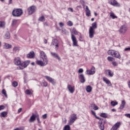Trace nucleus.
<instances>
[{
    "instance_id": "nucleus-63",
    "label": "nucleus",
    "mask_w": 130,
    "mask_h": 130,
    "mask_svg": "<svg viewBox=\"0 0 130 130\" xmlns=\"http://www.w3.org/2000/svg\"><path fill=\"white\" fill-rule=\"evenodd\" d=\"M9 5L12 4V0H9Z\"/></svg>"
},
{
    "instance_id": "nucleus-30",
    "label": "nucleus",
    "mask_w": 130,
    "mask_h": 130,
    "mask_svg": "<svg viewBox=\"0 0 130 130\" xmlns=\"http://www.w3.org/2000/svg\"><path fill=\"white\" fill-rule=\"evenodd\" d=\"M4 38H5V39H10V38H11V35L10 34V32H9V31L6 32Z\"/></svg>"
},
{
    "instance_id": "nucleus-59",
    "label": "nucleus",
    "mask_w": 130,
    "mask_h": 130,
    "mask_svg": "<svg viewBox=\"0 0 130 130\" xmlns=\"http://www.w3.org/2000/svg\"><path fill=\"white\" fill-rule=\"evenodd\" d=\"M128 86L130 88V80H129L128 82Z\"/></svg>"
},
{
    "instance_id": "nucleus-52",
    "label": "nucleus",
    "mask_w": 130,
    "mask_h": 130,
    "mask_svg": "<svg viewBox=\"0 0 130 130\" xmlns=\"http://www.w3.org/2000/svg\"><path fill=\"white\" fill-rule=\"evenodd\" d=\"M4 109H5V106L1 105L0 106V111L1 110H4Z\"/></svg>"
},
{
    "instance_id": "nucleus-32",
    "label": "nucleus",
    "mask_w": 130,
    "mask_h": 130,
    "mask_svg": "<svg viewBox=\"0 0 130 130\" xmlns=\"http://www.w3.org/2000/svg\"><path fill=\"white\" fill-rule=\"evenodd\" d=\"M110 16L111 17V18H112V19H117V16H115L114 13L112 12H110Z\"/></svg>"
},
{
    "instance_id": "nucleus-50",
    "label": "nucleus",
    "mask_w": 130,
    "mask_h": 130,
    "mask_svg": "<svg viewBox=\"0 0 130 130\" xmlns=\"http://www.w3.org/2000/svg\"><path fill=\"white\" fill-rule=\"evenodd\" d=\"M42 118H43V119H46V118H47V114H45L42 116Z\"/></svg>"
},
{
    "instance_id": "nucleus-15",
    "label": "nucleus",
    "mask_w": 130,
    "mask_h": 130,
    "mask_svg": "<svg viewBox=\"0 0 130 130\" xmlns=\"http://www.w3.org/2000/svg\"><path fill=\"white\" fill-rule=\"evenodd\" d=\"M45 79H46L47 80H48L50 83L52 84V85H55V81H54V79H53L52 78L46 76H45Z\"/></svg>"
},
{
    "instance_id": "nucleus-27",
    "label": "nucleus",
    "mask_w": 130,
    "mask_h": 130,
    "mask_svg": "<svg viewBox=\"0 0 130 130\" xmlns=\"http://www.w3.org/2000/svg\"><path fill=\"white\" fill-rule=\"evenodd\" d=\"M125 104H126L125 101L123 100L121 102V104L120 106L119 109H123V108H124V106H125Z\"/></svg>"
},
{
    "instance_id": "nucleus-10",
    "label": "nucleus",
    "mask_w": 130,
    "mask_h": 130,
    "mask_svg": "<svg viewBox=\"0 0 130 130\" xmlns=\"http://www.w3.org/2000/svg\"><path fill=\"white\" fill-rule=\"evenodd\" d=\"M71 39L73 41V46H78V41H77V38L74 35V34H71Z\"/></svg>"
},
{
    "instance_id": "nucleus-38",
    "label": "nucleus",
    "mask_w": 130,
    "mask_h": 130,
    "mask_svg": "<svg viewBox=\"0 0 130 130\" xmlns=\"http://www.w3.org/2000/svg\"><path fill=\"white\" fill-rule=\"evenodd\" d=\"M6 25V23L4 21H0V27L2 28H4Z\"/></svg>"
},
{
    "instance_id": "nucleus-33",
    "label": "nucleus",
    "mask_w": 130,
    "mask_h": 130,
    "mask_svg": "<svg viewBox=\"0 0 130 130\" xmlns=\"http://www.w3.org/2000/svg\"><path fill=\"white\" fill-rule=\"evenodd\" d=\"M117 104H118V102H117L113 101L111 102V105L112 106H113V107H114V106H115L116 105H117Z\"/></svg>"
},
{
    "instance_id": "nucleus-42",
    "label": "nucleus",
    "mask_w": 130,
    "mask_h": 130,
    "mask_svg": "<svg viewBox=\"0 0 130 130\" xmlns=\"http://www.w3.org/2000/svg\"><path fill=\"white\" fill-rule=\"evenodd\" d=\"M101 116L104 117V118H106V117H107V114L105 113H102L101 114Z\"/></svg>"
},
{
    "instance_id": "nucleus-58",
    "label": "nucleus",
    "mask_w": 130,
    "mask_h": 130,
    "mask_svg": "<svg viewBox=\"0 0 130 130\" xmlns=\"http://www.w3.org/2000/svg\"><path fill=\"white\" fill-rule=\"evenodd\" d=\"M44 43L45 44H46V43H47V40L46 39H45V40H44Z\"/></svg>"
},
{
    "instance_id": "nucleus-22",
    "label": "nucleus",
    "mask_w": 130,
    "mask_h": 130,
    "mask_svg": "<svg viewBox=\"0 0 130 130\" xmlns=\"http://www.w3.org/2000/svg\"><path fill=\"white\" fill-rule=\"evenodd\" d=\"M85 7V6H84ZM85 11L86 12V15L87 16V17H89V16H91V11L89 9V7H88V6H85Z\"/></svg>"
},
{
    "instance_id": "nucleus-12",
    "label": "nucleus",
    "mask_w": 130,
    "mask_h": 130,
    "mask_svg": "<svg viewBox=\"0 0 130 130\" xmlns=\"http://www.w3.org/2000/svg\"><path fill=\"white\" fill-rule=\"evenodd\" d=\"M40 57L43 59V60L48 61V60L47 59V56H46L45 53L43 51H41L40 52Z\"/></svg>"
},
{
    "instance_id": "nucleus-13",
    "label": "nucleus",
    "mask_w": 130,
    "mask_h": 130,
    "mask_svg": "<svg viewBox=\"0 0 130 130\" xmlns=\"http://www.w3.org/2000/svg\"><path fill=\"white\" fill-rule=\"evenodd\" d=\"M127 30V27H126V26L125 25H122L119 29L120 33H121L122 34H124Z\"/></svg>"
},
{
    "instance_id": "nucleus-7",
    "label": "nucleus",
    "mask_w": 130,
    "mask_h": 130,
    "mask_svg": "<svg viewBox=\"0 0 130 130\" xmlns=\"http://www.w3.org/2000/svg\"><path fill=\"white\" fill-rule=\"evenodd\" d=\"M36 11V7H35V6H30L27 9V13L28 15H32V14L35 13Z\"/></svg>"
},
{
    "instance_id": "nucleus-45",
    "label": "nucleus",
    "mask_w": 130,
    "mask_h": 130,
    "mask_svg": "<svg viewBox=\"0 0 130 130\" xmlns=\"http://www.w3.org/2000/svg\"><path fill=\"white\" fill-rule=\"evenodd\" d=\"M42 85L44 87H47V82L44 80L42 82Z\"/></svg>"
},
{
    "instance_id": "nucleus-37",
    "label": "nucleus",
    "mask_w": 130,
    "mask_h": 130,
    "mask_svg": "<svg viewBox=\"0 0 130 130\" xmlns=\"http://www.w3.org/2000/svg\"><path fill=\"white\" fill-rule=\"evenodd\" d=\"M12 85L13 87H14V88H16V87L18 86V82H17V81H13L12 83Z\"/></svg>"
},
{
    "instance_id": "nucleus-6",
    "label": "nucleus",
    "mask_w": 130,
    "mask_h": 130,
    "mask_svg": "<svg viewBox=\"0 0 130 130\" xmlns=\"http://www.w3.org/2000/svg\"><path fill=\"white\" fill-rule=\"evenodd\" d=\"M58 44H59V42H58V40L54 39H53L52 42L51 43V45H52V46H55V49L56 50H57L59 47Z\"/></svg>"
},
{
    "instance_id": "nucleus-31",
    "label": "nucleus",
    "mask_w": 130,
    "mask_h": 130,
    "mask_svg": "<svg viewBox=\"0 0 130 130\" xmlns=\"http://www.w3.org/2000/svg\"><path fill=\"white\" fill-rule=\"evenodd\" d=\"M8 115V112L4 111L1 113V117H6Z\"/></svg>"
},
{
    "instance_id": "nucleus-9",
    "label": "nucleus",
    "mask_w": 130,
    "mask_h": 130,
    "mask_svg": "<svg viewBox=\"0 0 130 130\" xmlns=\"http://www.w3.org/2000/svg\"><path fill=\"white\" fill-rule=\"evenodd\" d=\"M109 4L111 6H114V7H117L118 8L120 7V4L116 0H109Z\"/></svg>"
},
{
    "instance_id": "nucleus-19",
    "label": "nucleus",
    "mask_w": 130,
    "mask_h": 130,
    "mask_svg": "<svg viewBox=\"0 0 130 130\" xmlns=\"http://www.w3.org/2000/svg\"><path fill=\"white\" fill-rule=\"evenodd\" d=\"M78 78L80 80V83L84 84V83L86 82V79H85V76L83 75V74L79 75Z\"/></svg>"
},
{
    "instance_id": "nucleus-48",
    "label": "nucleus",
    "mask_w": 130,
    "mask_h": 130,
    "mask_svg": "<svg viewBox=\"0 0 130 130\" xmlns=\"http://www.w3.org/2000/svg\"><path fill=\"white\" fill-rule=\"evenodd\" d=\"M36 118H37V119L38 120V123H41V121H40V119L39 118V115H38V114L37 115Z\"/></svg>"
},
{
    "instance_id": "nucleus-1",
    "label": "nucleus",
    "mask_w": 130,
    "mask_h": 130,
    "mask_svg": "<svg viewBox=\"0 0 130 130\" xmlns=\"http://www.w3.org/2000/svg\"><path fill=\"white\" fill-rule=\"evenodd\" d=\"M95 29H97V23L93 22L92 24V26L89 27V38L92 39L94 37V34H95Z\"/></svg>"
},
{
    "instance_id": "nucleus-24",
    "label": "nucleus",
    "mask_w": 130,
    "mask_h": 130,
    "mask_svg": "<svg viewBox=\"0 0 130 130\" xmlns=\"http://www.w3.org/2000/svg\"><path fill=\"white\" fill-rule=\"evenodd\" d=\"M4 48L5 49H10V48H12V45H10V44H8L7 43H4Z\"/></svg>"
},
{
    "instance_id": "nucleus-49",
    "label": "nucleus",
    "mask_w": 130,
    "mask_h": 130,
    "mask_svg": "<svg viewBox=\"0 0 130 130\" xmlns=\"http://www.w3.org/2000/svg\"><path fill=\"white\" fill-rule=\"evenodd\" d=\"M112 64H113V66H114V67H117V66L118 65L117 62H116V61L113 62Z\"/></svg>"
},
{
    "instance_id": "nucleus-36",
    "label": "nucleus",
    "mask_w": 130,
    "mask_h": 130,
    "mask_svg": "<svg viewBox=\"0 0 130 130\" xmlns=\"http://www.w3.org/2000/svg\"><path fill=\"white\" fill-rule=\"evenodd\" d=\"M92 107H93V109L94 110H98L99 108H98V106H96V105L92 104L91 105Z\"/></svg>"
},
{
    "instance_id": "nucleus-35",
    "label": "nucleus",
    "mask_w": 130,
    "mask_h": 130,
    "mask_svg": "<svg viewBox=\"0 0 130 130\" xmlns=\"http://www.w3.org/2000/svg\"><path fill=\"white\" fill-rule=\"evenodd\" d=\"M63 130H71V126H70V125H66Z\"/></svg>"
},
{
    "instance_id": "nucleus-34",
    "label": "nucleus",
    "mask_w": 130,
    "mask_h": 130,
    "mask_svg": "<svg viewBox=\"0 0 130 130\" xmlns=\"http://www.w3.org/2000/svg\"><path fill=\"white\" fill-rule=\"evenodd\" d=\"M2 94H3V95H4V96H5V97H6V98H8V94H7V91H6V89H3L2 91Z\"/></svg>"
},
{
    "instance_id": "nucleus-61",
    "label": "nucleus",
    "mask_w": 130,
    "mask_h": 130,
    "mask_svg": "<svg viewBox=\"0 0 130 130\" xmlns=\"http://www.w3.org/2000/svg\"><path fill=\"white\" fill-rule=\"evenodd\" d=\"M112 111H113V112L116 111V110H115V109H112Z\"/></svg>"
},
{
    "instance_id": "nucleus-40",
    "label": "nucleus",
    "mask_w": 130,
    "mask_h": 130,
    "mask_svg": "<svg viewBox=\"0 0 130 130\" xmlns=\"http://www.w3.org/2000/svg\"><path fill=\"white\" fill-rule=\"evenodd\" d=\"M107 59L109 61H113V60H114V58L111 56H108L107 57Z\"/></svg>"
},
{
    "instance_id": "nucleus-43",
    "label": "nucleus",
    "mask_w": 130,
    "mask_h": 130,
    "mask_svg": "<svg viewBox=\"0 0 130 130\" xmlns=\"http://www.w3.org/2000/svg\"><path fill=\"white\" fill-rule=\"evenodd\" d=\"M72 33H73V34H75V35H78V31H77V30H76V28H73L72 29Z\"/></svg>"
},
{
    "instance_id": "nucleus-44",
    "label": "nucleus",
    "mask_w": 130,
    "mask_h": 130,
    "mask_svg": "<svg viewBox=\"0 0 130 130\" xmlns=\"http://www.w3.org/2000/svg\"><path fill=\"white\" fill-rule=\"evenodd\" d=\"M91 112L92 114L93 115H94V116H95V117H96L98 119H100V118H99V117H96V113H95V112H94V111L92 110V111H91Z\"/></svg>"
},
{
    "instance_id": "nucleus-18",
    "label": "nucleus",
    "mask_w": 130,
    "mask_h": 130,
    "mask_svg": "<svg viewBox=\"0 0 130 130\" xmlns=\"http://www.w3.org/2000/svg\"><path fill=\"white\" fill-rule=\"evenodd\" d=\"M50 54L54 58H56V59H58L59 60H61V59L60 58V57H59V56L58 55V54L53 52H51Z\"/></svg>"
},
{
    "instance_id": "nucleus-26",
    "label": "nucleus",
    "mask_w": 130,
    "mask_h": 130,
    "mask_svg": "<svg viewBox=\"0 0 130 130\" xmlns=\"http://www.w3.org/2000/svg\"><path fill=\"white\" fill-rule=\"evenodd\" d=\"M99 125L101 130H104V124L102 122V121L99 122Z\"/></svg>"
},
{
    "instance_id": "nucleus-5",
    "label": "nucleus",
    "mask_w": 130,
    "mask_h": 130,
    "mask_svg": "<svg viewBox=\"0 0 130 130\" xmlns=\"http://www.w3.org/2000/svg\"><path fill=\"white\" fill-rule=\"evenodd\" d=\"M29 63H30V61L26 60L24 61L23 62L21 63L20 64V66L19 67H18V70H24L25 68H27L28 66L29 65Z\"/></svg>"
},
{
    "instance_id": "nucleus-17",
    "label": "nucleus",
    "mask_w": 130,
    "mask_h": 130,
    "mask_svg": "<svg viewBox=\"0 0 130 130\" xmlns=\"http://www.w3.org/2000/svg\"><path fill=\"white\" fill-rule=\"evenodd\" d=\"M14 63L16 66H21L22 61H21V58L20 57H16L14 59Z\"/></svg>"
},
{
    "instance_id": "nucleus-21",
    "label": "nucleus",
    "mask_w": 130,
    "mask_h": 130,
    "mask_svg": "<svg viewBox=\"0 0 130 130\" xmlns=\"http://www.w3.org/2000/svg\"><path fill=\"white\" fill-rule=\"evenodd\" d=\"M103 80L104 82H105L106 84L109 86V87H111V86H112L111 82L106 77H103Z\"/></svg>"
},
{
    "instance_id": "nucleus-64",
    "label": "nucleus",
    "mask_w": 130,
    "mask_h": 130,
    "mask_svg": "<svg viewBox=\"0 0 130 130\" xmlns=\"http://www.w3.org/2000/svg\"><path fill=\"white\" fill-rule=\"evenodd\" d=\"M94 16H97V13L94 12Z\"/></svg>"
},
{
    "instance_id": "nucleus-41",
    "label": "nucleus",
    "mask_w": 130,
    "mask_h": 130,
    "mask_svg": "<svg viewBox=\"0 0 130 130\" xmlns=\"http://www.w3.org/2000/svg\"><path fill=\"white\" fill-rule=\"evenodd\" d=\"M17 20L14 19L12 22V26H15L17 24Z\"/></svg>"
},
{
    "instance_id": "nucleus-47",
    "label": "nucleus",
    "mask_w": 130,
    "mask_h": 130,
    "mask_svg": "<svg viewBox=\"0 0 130 130\" xmlns=\"http://www.w3.org/2000/svg\"><path fill=\"white\" fill-rule=\"evenodd\" d=\"M25 93L27 95H31V91L29 89H26L25 91Z\"/></svg>"
},
{
    "instance_id": "nucleus-2",
    "label": "nucleus",
    "mask_w": 130,
    "mask_h": 130,
    "mask_svg": "<svg viewBox=\"0 0 130 130\" xmlns=\"http://www.w3.org/2000/svg\"><path fill=\"white\" fill-rule=\"evenodd\" d=\"M108 54L114 56V57H116V58H118L119 59L121 58V56H120L119 53L114 50H109L108 51Z\"/></svg>"
},
{
    "instance_id": "nucleus-54",
    "label": "nucleus",
    "mask_w": 130,
    "mask_h": 130,
    "mask_svg": "<svg viewBox=\"0 0 130 130\" xmlns=\"http://www.w3.org/2000/svg\"><path fill=\"white\" fill-rule=\"evenodd\" d=\"M124 51H130V48H129V47H128V48H125L124 49Z\"/></svg>"
},
{
    "instance_id": "nucleus-28",
    "label": "nucleus",
    "mask_w": 130,
    "mask_h": 130,
    "mask_svg": "<svg viewBox=\"0 0 130 130\" xmlns=\"http://www.w3.org/2000/svg\"><path fill=\"white\" fill-rule=\"evenodd\" d=\"M13 51L14 53H16V52H19L20 51V47L15 46L13 49Z\"/></svg>"
},
{
    "instance_id": "nucleus-60",
    "label": "nucleus",
    "mask_w": 130,
    "mask_h": 130,
    "mask_svg": "<svg viewBox=\"0 0 130 130\" xmlns=\"http://www.w3.org/2000/svg\"><path fill=\"white\" fill-rule=\"evenodd\" d=\"M31 66H35V62H32L31 63Z\"/></svg>"
},
{
    "instance_id": "nucleus-20",
    "label": "nucleus",
    "mask_w": 130,
    "mask_h": 130,
    "mask_svg": "<svg viewBox=\"0 0 130 130\" xmlns=\"http://www.w3.org/2000/svg\"><path fill=\"white\" fill-rule=\"evenodd\" d=\"M37 116V114H32L31 116L29 118V122H34V121L36 120Z\"/></svg>"
},
{
    "instance_id": "nucleus-57",
    "label": "nucleus",
    "mask_w": 130,
    "mask_h": 130,
    "mask_svg": "<svg viewBox=\"0 0 130 130\" xmlns=\"http://www.w3.org/2000/svg\"><path fill=\"white\" fill-rule=\"evenodd\" d=\"M22 111V108H19L18 110V113H20Z\"/></svg>"
},
{
    "instance_id": "nucleus-46",
    "label": "nucleus",
    "mask_w": 130,
    "mask_h": 130,
    "mask_svg": "<svg viewBox=\"0 0 130 130\" xmlns=\"http://www.w3.org/2000/svg\"><path fill=\"white\" fill-rule=\"evenodd\" d=\"M67 25L68 26H70V27L73 26V22H72L71 21H69L68 22H67Z\"/></svg>"
},
{
    "instance_id": "nucleus-11",
    "label": "nucleus",
    "mask_w": 130,
    "mask_h": 130,
    "mask_svg": "<svg viewBox=\"0 0 130 130\" xmlns=\"http://www.w3.org/2000/svg\"><path fill=\"white\" fill-rule=\"evenodd\" d=\"M120 125H121V123L117 122L112 126L110 130H117L120 127Z\"/></svg>"
},
{
    "instance_id": "nucleus-23",
    "label": "nucleus",
    "mask_w": 130,
    "mask_h": 130,
    "mask_svg": "<svg viewBox=\"0 0 130 130\" xmlns=\"http://www.w3.org/2000/svg\"><path fill=\"white\" fill-rule=\"evenodd\" d=\"M105 74L109 76V77H112L114 75L113 72H111L110 70H106L105 72Z\"/></svg>"
},
{
    "instance_id": "nucleus-39",
    "label": "nucleus",
    "mask_w": 130,
    "mask_h": 130,
    "mask_svg": "<svg viewBox=\"0 0 130 130\" xmlns=\"http://www.w3.org/2000/svg\"><path fill=\"white\" fill-rule=\"evenodd\" d=\"M39 21H40L41 22H44L45 21V17L44 16H42L39 18Z\"/></svg>"
},
{
    "instance_id": "nucleus-4",
    "label": "nucleus",
    "mask_w": 130,
    "mask_h": 130,
    "mask_svg": "<svg viewBox=\"0 0 130 130\" xmlns=\"http://www.w3.org/2000/svg\"><path fill=\"white\" fill-rule=\"evenodd\" d=\"M77 115L76 114H73L70 116V119L69 121V125H72L76 120H77Z\"/></svg>"
},
{
    "instance_id": "nucleus-62",
    "label": "nucleus",
    "mask_w": 130,
    "mask_h": 130,
    "mask_svg": "<svg viewBox=\"0 0 130 130\" xmlns=\"http://www.w3.org/2000/svg\"><path fill=\"white\" fill-rule=\"evenodd\" d=\"M44 25H45V26H48V24L47 23H45V24H44Z\"/></svg>"
},
{
    "instance_id": "nucleus-56",
    "label": "nucleus",
    "mask_w": 130,
    "mask_h": 130,
    "mask_svg": "<svg viewBox=\"0 0 130 130\" xmlns=\"http://www.w3.org/2000/svg\"><path fill=\"white\" fill-rule=\"evenodd\" d=\"M69 11H70L71 12H72V13H73V12H74V9H73V8H69L68 9Z\"/></svg>"
},
{
    "instance_id": "nucleus-55",
    "label": "nucleus",
    "mask_w": 130,
    "mask_h": 130,
    "mask_svg": "<svg viewBox=\"0 0 130 130\" xmlns=\"http://www.w3.org/2000/svg\"><path fill=\"white\" fill-rule=\"evenodd\" d=\"M125 116L128 117V118H130V114H125Z\"/></svg>"
},
{
    "instance_id": "nucleus-16",
    "label": "nucleus",
    "mask_w": 130,
    "mask_h": 130,
    "mask_svg": "<svg viewBox=\"0 0 130 130\" xmlns=\"http://www.w3.org/2000/svg\"><path fill=\"white\" fill-rule=\"evenodd\" d=\"M67 89L69 90L70 93L73 94L75 92V86H72L71 84H68L67 86Z\"/></svg>"
},
{
    "instance_id": "nucleus-29",
    "label": "nucleus",
    "mask_w": 130,
    "mask_h": 130,
    "mask_svg": "<svg viewBox=\"0 0 130 130\" xmlns=\"http://www.w3.org/2000/svg\"><path fill=\"white\" fill-rule=\"evenodd\" d=\"M86 90L87 93H91V92H92V87L90 85H88L86 87Z\"/></svg>"
},
{
    "instance_id": "nucleus-3",
    "label": "nucleus",
    "mask_w": 130,
    "mask_h": 130,
    "mask_svg": "<svg viewBox=\"0 0 130 130\" xmlns=\"http://www.w3.org/2000/svg\"><path fill=\"white\" fill-rule=\"evenodd\" d=\"M23 15V10L22 9H14L12 11V15L14 17H20Z\"/></svg>"
},
{
    "instance_id": "nucleus-25",
    "label": "nucleus",
    "mask_w": 130,
    "mask_h": 130,
    "mask_svg": "<svg viewBox=\"0 0 130 130\" xmlns=\"http://www.w3.org/2000/svg\"><path fill=\"white\" fill-rule=\"evenodd\" d=\"M35 56V54L34 53V51L30 52L27 55V57H28L29 58H33Z\"/></svg>"
},
{
    "instance_id": "nucleus-8",
    "label": "nucleus",
    "mask_w": 130,
    "mask_h": 130,
    "mask_svg": "<svg viewBox=\"0 0 130 130\" xmlns=\"http://www.w3.org/2000/svg\"><path fill=\"white\" fill-rule=\"evenodd\" d=\"M48 63V61L46 60H37L36 63L38 66H40V67H45L46 64Z\"/></svg>"
},
{
    "instance_id": "nucleus-51",
    "label": "nucleus",
    "mask_w": 130,
    "mask_h": 130,
    "mask_svg": "<svg viewBox=\"0 0 130 130\" xmlns=\"http://www.w3.org/2000/svg\"><path fill=\"white\" fill-rule=\"evenodd\" d=\"M84 72V70L83 69L81 68L78 70L79 74H81V73H83Z\"/></svg>"
},
{
    "instance_id": "nucleus-14",
    "label": "nucleus",
    "mask_w": 130,
    "mask_h": 130,
    "mask_svg": "<svg viewBox=\"0 0 130 130\" xmlns=\"http://www.w3.org/2000/svg\"><path fill=\"white\" fill-rule=\"evenodd\" d=\"M86 73L87 75H94L96 72L95 71V67L92 66L90 70H87Z\"/></svg>"
},
{
    "instance_id": "nucleus-53",
    "label": "nucleus",
    "mask_w": 130,
    "mask_h": 130,
    "mask_svg": "<svg viewBox=\"0 0 130 130\" xmlns=\"http://www.w3.org/2000/svg\"><path fill=\"white\" fill-rule=\"evenodd\" d=\"M59 26H60V27H63V26H64V24H63V23H62V22H60L59 23Z\"/></svg>"
}]
</instances>
